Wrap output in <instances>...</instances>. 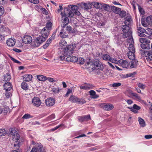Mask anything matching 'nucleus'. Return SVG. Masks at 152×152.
Wrapping results in <instances>:
<instances>
[{"instance_id":"obj_47","label":"nucleus","mask_w":152,"mask_h":152,"mask_svg":"<svg viewBox=\"0 0 152 152\" xmlns=\"http://www.w3.org/2000/svg\"><path fill=\"white\" fill-rule=\"evenodd\" d=\"M6 132L4 129H0V136H1L4 135L6 134Z\"/></svg>"},{"instance_id":"obj_11","label":"nucleus","mask_w":152,"mask_h":152,"mask_svg":"<svg viewBox=\"0 0 152 152\" xmlns=\"http://www.w3.org/2000/svg\"><path fill=\"white\" fill-rule=\"evenodd\" d=\"M100 106L104 110L107 111L111 110L114 107L113 104H110L102 103L100 104Z\"/></svg>"},{"instance_id":"obj_54","label":"nucleus","mask_w":152,"mask_h":152,"mask_svg":"<svg viewBox=\"0 0 152 152\" xmlns=\"http://www.w3.org/2000/svg\"><path fill=\"white\" fill-rule=\"evenodd\" d=\"M138 7L140 13L142 15L144 14L145 13V11H144L143 9H142L141 7L139 5H138Z\"/></svg>"},{"instance_id":"obj_40","label":"nucleus","mask_w":152,"mask_h":152,"mask_svg":"<svg viewBox=\"0 0 152 152\" xmlns=\"http://www.w3.org/2000/svg\"><path fill=\"white\" fill-rule=\"evenodd\" d=\"M110 56L107 54H104L103 55L102 58L104 60L109 61L110 58Z\"/></svg>"},{"instance_id":"obj_64","label":"nucleus","mask_w":152,"mask_h":152,"mask_svg":"<svg viewBox=\"0 0 152 152\" xmlns=\"http://www.w3.org/2000/svg\"><path fill=\"white\" fill-rule=\"evenodd\" d=\"M133 109L138 110L140 109V107L136 104H134L133 106Z\"/></svg>"},{"instance_id":"obj_14","label":"nucleus","mask_w":152,"mask_h":152,"mask_svg":"<svg viewBox=\"0 0 152 152\" xmlns=\"http://www.w3.org/2000/svg\"><path fill=\"white\" fill-rule=\"evenodd\" d=\"M41 36L44 37L46 40L49 34V30L46 29V27H44L41 31Z\"/></svg>"},{"instance_id":"obj_17","label":"nucleus","mask_w":152,"mask_h":152,"mask_svg":"<svg viewBox=\"0 0 152 152\" xmlns=\"http://www.w3.org/2000/svg\"><path fill=\"white\" fill-rule=\"evenodd\" d=\"M120 65L124 68H127L129 66V63L126 60L121 59L118 61Z\"/></svg>"},{"instance_id":"obj_51","label":"nucleus","mask_w":152,"mask_h":152,"mask_svg":"<svg viewBox=\"0 0 152 152\" xmlns=\"http://www.w3.org/2000/svg\"><path fill=\"white\" fill-rule=\"evenodd\" d=\"M121 85V83H115L112 84V86L113 87H119Z\"/></svg>"},{"instance_id":"obj_20","label":"nucleus","mask_w":152,"mask_h":152,"mask_svg":"<svg viewBox=\"0 0 152 152\" xmlns=\"http://www.w3.org/2000/svg\"><path fill=\"white\" fill-rule=\"evenodd\" d=\"M4 86V89L7 91H10L12 88V84L10 83H5Z\"/></svg>"},{"instance_id":"obj_42","label":"nucleus","mask_w":152,"mask_h":152,"mask_svg":"<svg viewBox=\"0 0 152 152\" xmlns=\"http://www.w3.org/2000/svg\"><path fill=\"white\" fill-rule=\"evenodd\" d=\"M21 87L24 90H27L28 88L27 83L25 82H23L21 84Z\"/></svg>"},{"instance_id":"obj_7","label":"nucleus","mask_w":152,"mask_h":152,"mask_svg":"<svg viewBox=\"0 0 152 152\" xmlns=\"http://www.w3.org/2000/svg\"><path fill=\"white\" fill-rule=\"evenodd\" d=\"M126 42L129 44V51L135 52V49L133 45L134 41L133 38L129 37V39H127Z\"/></svg>"},{"instance_id":"obj_63","label":"nucleus","mask_w":152,"mask_h":152,"mask_svg":"<svg viewBox=\"0 0 152 152\" xmlns=\"http://www.w3.org/2000/svg\"><path fill=\"white\" fill-rule=\"evenodd\" d=\"M63 125L62 124H60L58 125V126H56V127H55V128L51 129V130L52 131H54L56 130L57 129L59 128L60 127L62 126Z\"/></svg>"},{"instance_id":"obj_25","label":"nucleus","mask_w":152,"mask_h":152,"mask_svg":"<svg viewBox=\"0 0 152 152\" xmlns=\"http://www.w3.org/2000/svg\"><path fill=\"white\" fill-rule=\"evenodd\" d=\"M23 77L24 80L27 82L31 80L33 77L32 75L30 74L24 75Z\"/></svg>"},{"instance_id":"obj_8","label":"nucleus","mask_w":152,"mask_h":152,"mask_svg":"<svg viewBox=\"0 0 152 152\" xmlns=\"http://www.w3.org/2000/svg\"><path fill=\"white\" fill-rule=\"evenodd\" d=\"M140 52L142 55L148 57V59L152 61V51L141 50H140Z\"/></svg>"},{"instance_id":"obj_43","label":"nucleus","mask_w":152,"mask_h":152,"mask_svg":"<svg viewBox=\"0 0 152 152\" xmlns=\"http://www.w3.org/2000/svg\"><path fill=\"white\" fill-rule=\"evenodd\" d=\"M145 33L148 35H152V29H151L148 28L145 30Z\"/></svg>"},{"instance_id":"obj_48","label":"nucleus","mask_w":152,"mask_h":152,"mask_svg":"<svg viewBox=\"0 0 152 152\" xmlns=\"http://www.w3.org/2000/svg\"><path fill=\"white\" fill-rule=\"evenodd\" d=\"M32 117L30 115L28 114H25L22 117V118L25 119H28L30 118H31Z\"/></svg>"},{"instance_id":"obj_3","label":"nucleus","mask_w":152,"mask_h":152,"mask_svg":"<svg viewBox=\"0 0 152 152\" xmlns=\"http://www.w3.org/2000/svg\"><path fill=\"white\" fill-rule=\"evenodd\" d=\"M88 64L91 66H92L91 67V69L92 70H94L95 69V66L98 69L102 70L103 69V66L99 61L97 60H95L94 61V64L92 62H88L87 65ZM88 68H91V66L88 67Z\"/></svg>"},{"instance_id":"obj_35","label":"nucleus","mask_w":152,"mask_h":152,"mask_svg":"<svg viewBox=\"0 0 152 152\" xmlns=\"http://www.w3.org/2000/svg\"><path fill=\"white\" fill-rule=\"evenodd\" d=\"M141 47L143 49H150L149 44L142 43L141 45Z\"/></svg>"},{"instance_id":"obj_26","label":"nucleus","mask_w":152,"mask_h":152,"mask_svg":"<svg viewBox=\"0 0 152 152\" xmlns=\"http://www.w3.org/2000/svg\"><path fill=\"white\" fill-rule=\"evenodd\" d=\"M89 94L91 96L92 98L93 99H96L99 97V96L96 94L95 92L93 90H91L89 91Z\"/></svg>"},{"instance_id":"obj_52","label":"nucleus","mask_w":152,"mask_h":152,"mask_svg":"<svg viewBox=\"0 0 152 152\" xmlns=\"http://www.w3.org/2000/svg\"><path fill=\"white\" fill-rule=\"evenodd\" d=\"M137 86L140 88L142 89H144L145 88V86L140 83H137Z\"/></svg>"},{"instance_id":"obj_37","label":"nucleus","mask_w":152,"mask_h":152,"mask_svg":"<svg viewBox=\"0 0 152 152\" xmlns=\"http://www.w3.org/2000/svg\"><path fill=\"white\" fill-rule=\"evenodd\" d=\"M146 20L148 25L152 26V16H150L147 17L146 18Z\"/></svg>"},{"instance_id":"obj_18","label":"nucleus","mask_w":152,"mask_h":152,"mask_svg":"<svg viewBox=\"0 0 152 152\" xmlns=\"http://www.w3.org/2000/svg\"><path fill=\"white\" fill-rule=\"evenodd\" d=\"M78 60V58L75 56H69L66 58V61L68 62H75Z\"/></svg>"},{"instance_id":"obj_49","label":"nucleus","mask_w":152,"mask_h":152,"mask_svg":"<svg viewBox=\"0 0 152 152\" xmlns=\"http://www.w3.org/2000/svg\"><path fill=\"white\" fill-rule=\"evenodd\" d=\"M109 61L116 64H117L118 62V61L117 60L111 57H110V58Z\"/></svg>"},{"instance_id":"obj_1","label":"nucleus","mask_w":152,"mask_h":152,"mask_svg":"<svg viewBox=\"0 0 152 152\" xmlns=\"http://www.w3.org/2000/svg\"><path fill=\"white\" fill-rule=\"evenodd\" d=\"M131 19H129L125 20L124 22L125 25H123L122 27V31L123 32L122 35L123 38H127L132 37V31L130 30V27L129 26L130 22Z\"/></svg>"},{"instance_id":"obj_32","label":"nucleus","mask_w":152,"mask_h":152,"mask_svg":"<svg viewBox=\"0 0 152 152\" xmlns=\"http://www.w3.org/2000/svg\"><path fill=\"white\" fill-rule=\"evenodd\" d=\"M138 119L140 126L141 127L145 126L146 124L144 120L140 117H139Z\"/></svg>"},{"instance_id":"obj_27","label":"nucleus","mask_w":152,"mask_h":152,"mask_svg":"<svg viewBox=\"0 0 152 152\" xmlns=\"http://www.w3.org/2000/svg\"><path fill=\"white\" fill-rule=\"evenodd\" d=\"M111 10L113 12L116 14H118L121 11L120 8L114 6H113L111 7Z\"/></svg>"},{"instance_id":"obj_56","label":"nucleus","mask_w":152,"mask_h":152,"mask_svg":"<svg viewBox=\"0 0 152 152\" xmlns=\"http://www.w3.org/2000/svg\"><path fill=\"white\" fill-rule=\"evenodd\" d=\"M77 9H74V11H73V12L74 13V14H75L77 15H79L80 14V13L79 11L76 10Z\"/></svg>"},{"instance_id":"obj_12","label":"nucleus","mask_w":152,"mask_h":152,"mask_svg":"<svg viewBox=\"0 0 152 152\" xmlns=\"http://www.w3.org/2000/svg\"><path fill=\"white\" fill-rule=\"evenodd\" d=\"M55 101L53 98L49 97L45 100V103L48 107H51L54 105Z\"/></svg>"},{"instance_id":"obj_33","label":"nucleus","mask_w":152,"mask_h":152,"mask_svg":"<svg viewBox=\"0 0 152 152\" xmlns=\"http://www.w3.org/2000/svg\"><path fill=\"white\" fill-rule=\"evenodd\" d=\"M78 97L72 95L69 98V100L73 103H77Z\"/></svg>"},{"instance_id":"obj_24","label":"nucleus","mask_w":152,"mask_h":152,"mask_svg":"<svg viewBox=\"0 0 152 152\" xmlns=\"http://www.w3.org/2000/svg\"><path fill=\"white\" fill-rule=\"evenodd\" d=\"M135 52H131L129 51L127 55L128 58L130 60H134L135 58L134 53Z\"/></svg>"},{"instance_id":"obj_57","label":"nucleus","mask_w":152,"mask_h":152,"mask_svg":"<svg viewBox=\"0 0 152 152\" xmlns=\"http://www.w3.org/2000/svg\"><path fill=\"white\" fill-rule=\"evenodd\" d=\"M52 91L54 93H58L59 92V90L58 88H53L52 89Z\"/></svg>"},{"instance_id":"obj_39","label":"nucleus","mask_w":152,"mask_h":152,"mask_svg":"<svg viewBox=\"0 0 152 152\" xmlns=\"http://www.w3.org/2000/svg\"><path fill=\"white\" fill-rule=\"evenodd\" d=\"M11 78V76L9 74H6L4 76V80L6 81H9Z\"/></svg>"},{"instance_id":"obj_21","label":"nucleus","mask_w":152,"mask_h":152,"mask_svg":"<svg viewBox=\"0 0 152 152\" xmlns=\"http://www.w3.org/2000/svg\"><path fill=\"white\" fill-rule=\"evenodd\" d=\"M91 4L95 8L99 9H102V4L96 2H93L91 3Z\"/></svg>"},{"instance_id":"obj_2","label":"nucleus","mask_w":152,"mask_h":152,"mask_svg":"<svg viewBox=\"0 0 152 152\" xmlns=\"http://www.w3.org/2000/svg\"><path fill=\"white\" fill-rule=\"evenodd\" d=\"M76 45L74 44L69 45L67 49H65L64 51L63 54L60 56L59 59L62 61L64 60L65 57H68L71 56L72 54L73 51Z\"/></svg>"},{"instance_id":"obj_61","label":"nucleus","mask_w":152,"mask_h":152,"mask_svg":"<svg viewBox=\"0 0 152 152\" xmlns=\"http://www.w3.org/2000/svg\"><path fill=\"white\" fill-rule=\"evenodd\" d=\"M31 2L35 4H37L39 3V0H28Z\"/></svg>"},{"instance_id":"obj_34","label":"nucleus","mask_w":152,"mask_h":152,"mask_svg":"<svg viewBox=\"0 0 152 152\" xmlns=\"http://www.w3.org/2000/svg\"><path fill=\"white\" fill-rule=\"evenodd\" d=\"M38 80L40 81H45L46 80V77L42 75H38L37 76Z\"/></svg>"},{"instance_id":"obj_19","label":"nucleus","mask_w":152,"mask_h":152,"mask_svg":"<svg viewBox=\"0 0 152 152\" xmlns=\"http://www.w3.org/2000/svg\"><path fill=\"white\" fill-rule=\"evenodd\" d=\"M67 45V43L65 40H61L59 45L61 49H64V51L65 49H67L68 47V46L66 47Z\"/></svg>"},{"instance_id":"obj_45","label":"nucleus","mask_w":152,"mask_h":152,"mask_svg":"<svg viewBox=\"0 0 152 152\" xmlns=\"http://www.w3.org/2000/svg\"><path fill=\"white\" fill-rule=\"evenodd\" d=\"M52 26V24L51 22H49L47 23L46 28V29L50 30Z\"/></svg>"},{"instance_id":"obj_10","label":"nucleus","mask_w":152,"mask_h":152,"mask_svg":"<svg viewBox=\"0 0 152 152\" xmlns=\"http://www.w3.org/2000/svg\"><path fill=\"white\" fill-rule=\"evenodd\" d=\"M10 134L12 136V138L14 141H15L16 142L19 140L20 138V135L17 133L15 130L12 129L11 130Z\"/></svg>"},{"instance_id":"obj_23","label":"nucleus","mask_w":152,"mask_h":152,"mask_svg":"<svg viewBox=\"0 0 152 152\" xmlns=\"http://www.w3.org/2000/svg\"><path fill=\"white\" fill-rule=\"evenodd\" d=\"M2 32L4 33V35L5 36L10 34V29L7 27L4 26L2 27Z\"/></svg>"},{"instance_id":"obj_5","label":"nucleus","mask_w":152,"mask_h":152,"mask_svg":"<svg viewBox=\"0 0 152 152\" xmlns=\"http://www.w3.org/2000/svg\"><path fill=\"white\" fill-rule=\"evenodd\" d=\"M45 40L44 37L41 36L37 37L34 40V42H33L32 45L34 47H38Z\"/></svg>"},{"instance_id":"obj_55","label":"nucleus","mask_w":152,"mask_h":152,"mask_svg":"<svg viewBox=\"0 0 152 152\" xmlns=\"http://www.w3.org/2000/svg\"><path fill=\"white\" fill-rule=\"evenodd\" d=\"M4 12V7L0 6V16H1Z\"/></svg>"},{"instance_id":"obj_29","label":"nucleus","mask_w":152,"mask_h":152,"mask_svg":"<svg viewBox=\"0 0 152 152\" xmlns=\"http://www.w3.org/2000/svg\"><path fill=\"white\" fill-rule=\"evenodd\" d=\"M138 64V61L133 60L130 62L129 65L131 68H134L137 66Z\"/></svg>"},{"instance_id":"obj_53","label":"nucleus","mask_w":152,"mask_h":152,"mask_svg":"<svg viewBox=\"0 0 152 152\" xmlns=\"http://www.w3.org/2000/svg\"><path fill=\"white\" fill-rule=\"evenodd\" d=\"M120 16L122 18H123L126 15V12L125 11H122L120 13Z\"/></svg>"},{"instance_id":"obj_30","label":"nucleus","mask_w":152,"mask_h":152,"mask_svg":"<svg viewBox=\"0 0 152 152\" xmlns=\"http://www.w3.org/2000/svg\"><path fill=\"white\" fill-rule=\"evenodd\" d=\"M136 74V73H131L127 74L126 75H122L121 77L123 78H126L129 77H133Z\"/></svg>"},{"instance_id":"obj_60","label":"nucleus","mask_w":152,"mask_h":152,"mask_svg":"<svg viewBox=\"0 0 152 152\" xmlns=\"http://www.w3.org/2000/svg\"><path fill=\"white\" fill-rule=\"evenodd\" d=\"M55 118V115L54 114H53L48 117V121H50V120H51L54 118Z\"/></svg>"},{"instance_id":"obj_36","label":"nucleus","mask_w":152,"mask_h":152,"mask_svg":"<svg viewBox=\"0 0 152 152\" xmlns=\"http://www.w3.org/2000/svg\"><path fill=\"white\" fill-rule=\"evenodd\" d=\"M140 41L142 43L149 44L150 42V40L145 38H141L140 39Z\"/></svg>"},{"instance_id":"obj_13","label":"nucleus","mask_w":152,"mask_h":152,"mask_svg":"<svg viewBox=\"0 0 152 152\" xmlns=\"http://www.w3.org/2000/svg\"><path fill=\"white\" fill-rule=\"evenodd\" d=\"M23 42L26 44H29L32 41L31 37L29 35H25L22 39Z\"/></svg>"},{"instance_id":"obj_62","label":"nucleus","mask_w":152,"mask_h":152,"mask_svg":"<svg viewBox=\"0 0 152 152\" xmlns=\"http://www.w3.org/2000/svg\"><path fill=\"white\" fill-rule=\"evenodd\" d=\"M141 23H142V25L143 26L145 27H147L148 26V23L147 22L146 23L144 21V19L142 20Z\"/></svg>"},{"instance_id":"obj_46","label":"nucleus","mask_w":152,"mask_h":152,"mask_svg":"<svg viewBox=\"0 0 152 152\" xmlns=\"http://www.w3.org/2000/svg\"><path fill=\"white\" fill-rule=\"evenodd\" d=\"M78 63L80 64H83L84 63V59L82 58H80L78 59Z\"/></svg>"},{"instance_id":"obj_59","label":"nucleus","mask_w":152,"mask_h":152,"mask_svg":"<svg viewBox=\"0 0 152 152\" xmlns=\"http://www.w3.org/2000/svg\"><path fill=\"white\" fill-rule=\"evenodd\" d=\"M50 44V43L49 42V41H47L45 44L43 45V48L45 49H46L49 45Z\"/></svg>"},{"instance_id":"obj_6","label":"nucleus","mask_w":152,"mask_h":152,"mask_svg":"<svg viewBox=\"0 0 152 152\" xmlns=\"http://www.w3.org/2000/svg\"><path fill=\"white\" fill-rule=\"evenodd\" d=\"M71 10H68L67 8L65 9L64 11V15L66 16H68L69 17H72L74 15V13L73 11H74V9H77L78 7L76 5H72L71 7Z\"/></svg>"},{"instance_id":"obj_50","label":"nucleus","mask_w":152,"mask_h":152,"mask_svg":"<svg viewBox=\"0 0 152 152\" xmlns=\"http://www.w3.org/2000/svg\"><path fill=\"white\" fill-rule=\"evenodd\" d=\"M84 121H87L91 120L90 116V115H87L84 116Z\"/></svg>"},{"instance_id":"obj_31","label":"nucleus","mask_w":152,"mask_h":152,"mask_svg":"<svg viewBox=\"0 0 152 152\" xmlns=\"http://www.w3.org/2000/svg\"><path fill=\"white\" fill-rule=\"evenodd\" d=\"M61 15L62 16V19L63 20L64 23L67 24L69 22V20L68 18L66 17L65 16V15L63 12L61 13Z\"/></svg>"},{"instance_id":"obj_44","label":"nucleus","mask_w":152,"mask_h":152,"mask_svg":"<svg viewBox=\"0 0 152 152\" xmlns=\"http://www.w3.org/2000/svg\"><path fill=\"white\" fill-rule=\"evenodd\" d=\"M86 102L85 100L82 98L79 99L78 98L77 103L79 104H83Z\"/></svg>"},{"instance_id":"obj_15","label":"nucleus","mask_w":152,"mask_h":152,"mask_svg":"<svg viewBox=\"0 0 152 152\" xmlns=\"http://www.w3.org/2000/svg\"><path fill=\"white\" fill-rule=\"evenodd\" d=\"M6 43L7 45L9 47L13 46L15 43V40L13 38H9L7 40Z\"/></svg>"},{"instance_id":"obj_41","label":"nucleus","mask_w":152,"mask_h":152,"mask_svg":"<svg viewBox=\"0 0 152 152\" xmlns=\"http://www.w3.org/2000/svg\"><path fill=\"white\" fill-rule=\"evenodd\" d=\"M133 97H134V99H135L138 101H140L141 100V97L136 93H134L133 95Z\"/></svg>"},{"instance_id":"obj_38","label":"nucleus","mask_w":152,"mask_h":152,"mask_svg":"<svg viewBox=\"0 0 152 152\" xmlns=\"http://www.w3.org/2000/svg\"><path fill=\"white\" fill-rule=\"evenodd\" d=\"M102 8H103L105 10L107 11H109L110 10L109 5L105 4L102 3Z\"/></svg>"},{"instance_id":"obj_16","label":"nucleus","mask_w":152,"mask_h":152,"mask_svg":"<svg viewBox=\"0 0 152 152\" xmlns=\"http://www.w3.org/2000/svg\"><path fill=\"white\" fill-rule=\"evenodd\" d=\"M81 89L89 90L93 88L94 86L90 84L85 83L84 85L80 86Z\"/></svg>"},{"instance_id":"obj_58","label":"nucleus","mask_w":152,"mask_h":152,"mask_svg":"<svg viewBox=\"0 0 152 152\" xmlns=\"http://www.w3.org/2000/svg\"><path fill=\"white\" fill-rule=\"evenodd\" d=\"M137 30L140 31V32H141L142 33H144L145 32V29L140 27H137Z\"/></svg>"},{"instance_id":"obj_9","label":"nucleus","mask_w":152,"mask_h":152,"mask_svg":"<svg viewBox=\"0 0 152 152\" xmlns=\"http://www.w3.org/2000/svg\"><path fill=\"white\" fill-rule=\"evenodd\" d=\"M32 104L35 106L39 107L41 104L42 102L40 99L38 97H34L31 101Z\"/></svg>"},{"instance_id":"obj_4","label":"nucleus","mask_w":152,"mask_h":152,"mask_svg":"<svg viewBox=\"0 0 152 152\" xmlns=\"http://www.w3.org/2000/svg\"><path fill=\"white\" fill-rule=\"evenodd\" d=\"M31 144L34 145L30 152H41L42 148V146L40 143L35 142L34 141H32Z\"/></svg>"},{"instance_id":"obj_28","label":"nucleus","mask_w":152,"mask_h":152,"mask_svg":"<svg viewBox=\"0 0 152 152\" xmlns=\"http://www.w3.org/2000/svg\"><path fill=\"white\" fill-rule=\"evenodd\" d=\"M135 93H134L130 89H128L125 92V94L129 97L132 98L133 95Z\"/></svg>"},{"instance_id":"obj_22","label":"nucleus","mask_w":152,"mask_h":152,"mask_svg":"<svg viewBox=\"0 0 152 152\" xmlns=\"http://www.w3.org/2000/svg\"><path fill=\"white\" fill-rule=\"evenodd\" d=\"M68 34H69V32H66L64 30H62L60 32L59 36L62 38H65L68 37Z\"/></svg>"}]
</instances>
